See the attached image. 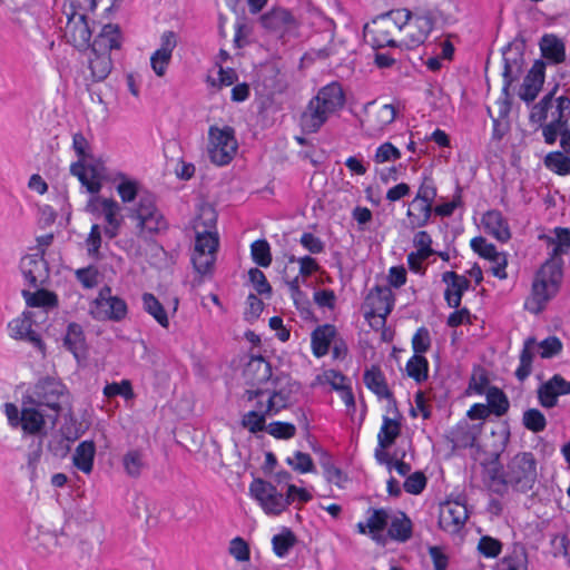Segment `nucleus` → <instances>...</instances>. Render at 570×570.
<instances>
[{
  "instance_id": "obj_62",
  "label": "nucleus",
  "mask_w": 570,
  "mask_h": 570,
  "mask_svg": "<svg viewBox=\"0 0 570 570\" xmlns=\"http://www.w3.org/2000/svg\"><path fill=\"white\" fill-rule=\"evenodd\" d=\"M266 432L276 439H292L296 433V428L287 422H272L267 425Z\"/></svg>"
},
{
  "instance_id": "obj_7",
  "label": "nucleus",
  "mask_w": 570,
  "mask_h": 570,
  "mask_svg": "<svg viewBox=\"0 0 570 570\" xmlns=\"http://www.w3.org/2000/svg\"><path fill=\"white\" fill-rule=\"evenodd\" d=\"M128 217L136 220L139 237L149 236L167 230L168 222L157 207L156 197L150 193H142L136 206L128 208Z\"/></svg>"
},
{
  "instance_id": "obj_17",
  "label": "nucleus",
  "mask_w": 570,
  "mask_h": 570,
  "mask_svg": "<svg viewBox=\"0 0 570 570\" xmlns=\"http://www.w3.org/2000/svg\"><path fill=\"white\" fill-rule=\"evenodd\" d=\"M468 518V508L459 500H448L440 505L439 527L445 532L458 533Z\"/></svg>"
},
{
  "instance_id": "obj_48",
  "label": "nucleus",
  "mask_w": 570,
  "mask_h": 570,
  "mask_svg": "<svg viewBox=\"0 0 570 570\" xmlns=\"http://www.w3.org/2000/svg\"><path fill=\"white\" fill-rule=\"evenodd\" d=\"M22 295L31 307H55L58 303L57 295L47 289L36 292L23 289Z\"/></svg>"
},
{
  "instance_id": "obj_61",
  "label": "nucleus",
  "mask_w": 570,
  "mask_h": 570,
  "mask_svg": "<svg viewBox=\"0 0 570 570\" xmlns=\"http://www.w3.org/2000/svg\"><path fill=\"white\" fill-rule=\"evenodd\" d=\"M478 550L487 558H495L502 551V543L498 539L483 535L479 541Z\"/></svg>"
},
{
  "instance_id": "obj_37",
  "label": "nucleus",
  "mask_w": 570,
  "mask_h": 570,
  "mask_svg": "<svg viewBox=\"0 0 570 570\" xmlns=\"http://www.w3.org/2000/svg\"><path fill=\"white\" fill-rule=\"evenodd\" d=\"M538 351V343L534 337H528L524 341L520 353V364L515 371V377L523 382L532 372V362Z\"/></svg>"
},
{
  "instance_id": "obj_36",
  "label": "nucleus",
  "mask_w": 570,
  "mask_h": 570,
  "mask_svg": "<svg viewBox=\"0 0 570 570\" xmlns=\"http://www.w3.org/2000/svg\"><path fill=\"white\" fill-rule=\"evenodd\" d=\"M96 445L94 441H82L78 444L72 456L73 465L89 474L94 468Z\"/></svg>"
},
{
  "instance_id": "obj_31",
  "label": "nucleus",
  "mask_w": 570,
  "mask_h": 570,
  "mask_svg": "<svg viewBox=\"0 0 570 570\" xmlns=\"http://www.w3.org/2000/svg\"><path fill=\"white\" fill-rule=\"evenodd\" d=\"M364 384L380 399H386L395 404V399L390 391L385 376L379 366H372L364 372Z\"/></svg>"
},
{
  "instance_id": "obj_57",
  "label": "nucleus",
  "mask_w": 570,
  "mask_h": 570,
  "mask_svg": "<svg viewBox=\"0 0 570 570\" xmlns=\"http://www.w3.org/2000/svg\"><path fill=\"white\" fill-rule=\"evenodd\" d=\"M104 394L107 397H114V396L120 395V396L125 397L126 400H131L135 397V393L132 391L131 383L128 380H122L120 383L114 382V383L107 384L104 387Z\"/></svg>"
},
{
  "instance_id": "obj_58",
  "label": "nucleus",
  "mask_w": 570,
  "mask_h": 570,
  "mask_svg": "<svg viewBox=\"0 0 570 570\" xmlns=\"http://www.w3.org/2000/svg\"><path fill=\"white\" fill-rule=\"evenodd\" d=\"M413 245L419 257H430L435 250L432 248V237L425 230L417 232L413 237Z\"/></svg>"
},
{
  "instance_id": "obj_55",
  "label": "nucleus",
  "mask_w": 570,
  "mask_h": 570,
  "mask_svg": "<svg viewBox=\"0 0 570 570\" xmlns=\"http://www.w3.org/2000/svg\"><path fill=\"white\" fill-rule=\"evenodd\" d=\"M116 190L125 204L134 202L141 195L139 194V183L125 176L121 177V181L116 186Z\"/></svg>"
},
{
  "instance_id": "obj_52",
  "label": "nucleus",
  "mask_w": 570,
  "mask_h": 570,
  "mask_svg": "<svg viewBox=\"0 0 570 570\" xmlns=\"http://www.w3.org/2000/svg\"><path fill=\"white\" fill-rule=\"evenodd\" d=\"M253 261L262 267H268L272 264L271 246L266 239L255 240L250 245Z\"/></svg>"
},
{
  "instance_id": "obj_30",
  "label": "nucleus",
  "mask_w": 570,
  "mask_h": 570,
  "mask_svg": "<svg viewBox=\"0 0 570 570\" xmlns=\"http://www.w3.org/2000/svg\"><path fill=\"white\" fill-rule=\"evenodd\" d=\"M161 45L150 58V65L154 71H164L171 58L173 50L177 45L176 35L173 31H166L161 36Z\"/></svg>"
},
{
  "instance_id": "obj_45",
  "label": "nucleus",
  "mask_w": 570,
  "mask_h": 570,
  "mask_svg": "<svg viewBox=\"0 0 570 570\" xmlns=\"http://www.w3.org/2000/svg\"><path fill=\"white\" fill-rule=\"evenodd\" d=\"M433 18L431 14L417 16L412 23H407L409 29L415 28V32L410 33V43L420 45L423 43L429 33L433 29Z\"/></svg>"
},
{
  "instance_id": "obj_16",
  "label": "nucleus",
  "mask_w": 570,
  "mask_h": 570,
  "mask_svg": "<svg viewBox=\"0 0 570 570\" xmlns=\"http://www.w3.org/2000/svg\"><path fill=\"white\" fill-rule=\"evenodd\" d=\"M390 519L389 510L370 508L366 521L358 522L356 528L358 533L370 535L375 543L384 547L387 543V535L384 534V530L387 528Z\"/></svg>"
},
{
  "instance_id": "obj_8",
  "label": "nucleus",
  "mask_w": 570,
  "mask_h": 570,
  "mask_svg": "<svg viewBox=\"0 0 570 570\" xmlns=\"http://www.w3.org/2000/svg\"><path fill=\"white\" fill-rule=\"evenodd\" d=\"M299 385L293 382L286 374L274 376L271 384L259 390H246L244 396L248 401L255 397H267V409L265 413H278L286 409L292 402V395L296 393Z\"/></svg>"
},
{
  "instance_id": "obj_20",
  "label": "nucleus",
  "mask_w": 570,
  "mask_h": 570,
  "mask_svg": "<svg viewBox=\"0 0 570 570\" xmlns=\"http://www.w3.org/2000/svg\"><path fill=\"white\" fill-rule=\"evenodd\" d=\"M65 36L76 48H88L90 46L91 30L86 14L72 12L68 17Z\"/></svg>"
},
{
  "instance_id": "obj_24",
  "label": "nucleus",
  "mask_w": 570,
  "mask_h": 570,
  "mask_svg": "<svg viewBox=\"0 0 570 570\" xmlns=\"http://www.w3.org/2000/svg\"><path fill=\"white\" fill-rule=\"evenodd\" d=\"M10 336L14 340L27 341L40 352H45V344L40 335L32 330V320L22 314L8 324Z\"/></svg>"
},
{
  "instance_id": "obj_27",
  "label": "nucleus",
  "mask_w": 570,
  "mask_h": 570,
  "mask_svg": "<svg viewBox=\"0 0 570 570\" xmlns=\"http://www.w3.org/2000/svg\"><path fill=\"white\" fill-rule=\"evenodd\" d=\"M556 102V107L559 110V118L552 119L542 128V136L544 138V142L548 145H553L557 141L560 128L568 127V121L570 117V98L566 96H560L559 98H557Z\"/></svg>"
},
{
  "instance_id": "obj_49",
  "label": "nucleus",
  "mask_w": 570,
  "mask_h": 570,
  "mask_svg": "<svg viewBox=\"0 0 570 570\" xmlns=\"http://www.w3.org/2000/svg\"><path fill=\"white\" fill-rule=\"evenodd\" d=\"M570 154L564 151L549 153L544 158V165L548 169L560 176L570 175Z\"/></svg>"
},
{
  "instance_id": "obj_22",
  "label": "nucleus",
  "mask_w": 570,
  "mask_h": 570,
  "mask_svg": "<svg viewBox=\"0 0 570 570\" xmlns=\"http://www.w3.org/2000/svg\"><path fill=\"white\" fill-rule=\"evenodd\" d=\"M442 282L446 285L444 299L452 308H459L463 294L470 288V281L453 271L442 274Z\"/></svg>"
},
{
  "instance_id": "obj_4",
  "label": "nucleus",
  "mask_w": 570,
  "mask_h": 570,
  "mask_svg": "<svg viewBox=\"0 0 570 570\" xmlns=\"http://www.w3.org/2000/svg\"><path fill=\"white\" fill-rule=\"evenodd\" d=\"M344 92L337 82H332L320 89L301 116L303 131L309 134L318 131L330 116L344 106Z\"/></svg>"
},
{
  "instance_id": "obj_2",
  "label": "nucleus",
  "mask_w": 570,
  "mask_h": 570,
  "mask_svg": "<svg viewBox=\"0 0 570 570\" xmlns=\"http://www.w3.org/2000/svg\"><path fill=\"white\" fill-rule=\"evenodd\" d=\"M217 214L210 206L200 208L194 220L195 247L191 255L194 268L202 276L212 275L216 262L219 237L216 232Z\"/></svg>"
},
{
  "instance_id": "obj_53",
  "label": "nucleus",
  "mask_w": 570,
  "mask_h": 570,
  "mask_svg": "<svg viewBox=\"0 0 570 570\" xmlns=\"http://www.w3.org/2000/svg\"><path fill=\"white\" fill-rule=\"evenodd\" d=\"M240 424L248 432L256 434L266 431V416L259 411H249L243 415Z\"/></svg>"
},
{
  "instance_id": "obj_34",
  "label": "nucleus",
  "mask_w": 570,
  "mask_h": 570,
  "mask_svg": "<svg viewBox=\"0 0 570 570\" xmlns=\"http://www.w3.org/2000/svg\"><path fill=\"white\" fill-rule=\"evenodd\" d=\"M563 395L559 374L542 383L538 389V400L541 406L552 409L558 404V396Z\"/></svg>"
},
{
  "instance_id": "obj_44",
  "label": "nucleus",
  "mask_w": 570,
  "mask_h": 570,
  "mask_svg": "<svg viewBox=\"0 0 570 570\" xmlns=\"http://www.w3.org/2000/svg\"><path fill=\"white\" fill-rule=\"evenodd\" d=\"M401 434V423L389 416H383V424L377 435L379 445L389 449Z\"/></svg>"
},
{
  "instance_id": "obj_33",
  "label": "nucleus",
  "mask_w": 570,
  "mask_h": 570,
  "mask_svg": "<svg viewBox=\"0 0 570 570\" xmlns=\"http://www.w3.org/2000/svg\"><path fill=\"white\" fill-rule=\"evenodd\" d=\"M335 335L336 328L334 325L325 324L317 326L312 332V350L314 355L317 357L326 355Z\"/></svg>"
},
{
  "instance_id": "obj_50",
  "label": "nucleus",
  "mask_w": 570,
  "mask_h": 570,
  "mask_svg": "<svg viewBox=\"0 0 570 570\" xmlns=\"http://www.w3.org/2000/svg\"><path fill=\"white\" fill-rule=\"evenodd\" d=\"M556 90L557 87L547 94L538 104L533 105L529 117L531 122L539 124L542 127L546 125L544 122L548 118V111L552 108L553 105V96Z\"/></svg>"
},
{
  "instance_id": "obj_42",
  "label": "nucleus",
  "mask_w": 570,
  "mask_h": 570,
  "mask_svg": "<svg viewBox=\"0 0 570 570\" xmlns=\"http://www.w3.org/2000/svg\"><path fill=\"white\" fill-rule=\"evenodd\" d=\"M546 73H527L520 85L518 96L525 102H532L539 95L544 83Z\"/></svg>"
},
{
  "instance_id": "obj_5",
  "label": "nucleus",
  "mask_w": 570,
  "mask_h": 570,
  "mask_svg": "<svg viewBox=\"0 0 570 570\" xmlns=\"http://www.w3.org/2000/svg\"><path fill=\"white\" fill-rule=\"evenodd\" d=\"M562 266V258H548L537 272L532 283L531 298L525 304L531 312L540 313L558 293L563 275Z\"/></svg>"
},
{
  "instance_id": "obj_59",
  "label": "nucleus",
  "mask_w": 570,
  "mask_h": 570,
  "mask_svg": "<svg viewBox=\"0 0 570 570\" xmlns=\"http://www.w3.org/2000/svg\"><path fill=\"white\" fill-rule=\"evenodd\" d=\"M287 464L299 473H307L314 470V462L309 454L297 451L293 458H287Z\"/></svg>"
},
{
  "instance_id": "obj_56",
  "label": "nucleus",
  "mask_w": 570,
  "mask_h": 570,
  "mask_svg": "<svg viewBox=\"0 0 570 570\" xmlns=\"http://www.w3.org/2000/svg\"><path fill=\"white\" fill-rule=\"evenodd\" d=\"M436 194H438V189H436L433 178H431L429 176H424L422 178V181L419 186V189H417V193H416V196L414 197V199L433 206Z\"/></svg>"
},
{
  "instance_id": "obj_28",
  "label": "nucleus",
  "mask_w": 570,
  "mask_h": 570,
  "mask_svg": "<svg viewBox=\"0 0 570 570\" xmlns=\"http://www.w3.org/2000/svg\"><path fill=\"white\" fill-rule=\"evenodd\" d=\"M542 59L546 63H561L566 59L564 42L556 35H544L539 42Z\"/></svg>"
},
{
  "instance_id": "obj_15",
  "label": "nucleus",
  "mask_w": 570,
  "mask_h": 570,
  "mask_svg": "<svg viewBox=\"0 0 570 570\" xmlns=\"http://www.w3.org/2000/svg\"><path fill=\"white\" fill-rule=\"evenodd\" d=\"M394 294L387 286L373 287L365 297V317H380L384 323L394 306Z\"/></svg>"
},
{
  "instance_id": "obj_1",
  "label": "nucleus",
  "mask_w": 570,
  "mask_h": 570,
  "mask_svg": "<svg viewBox=\"0 0 570 570\" xmlns=\"http://www.w3.org/2000/svg\"><path fill=\"white\" fill-rule=\"evenodd\" d=\"M488 474V488L493 493L502 497L509 489L525 493L538 481V461L530 451L518 452L502 468H492Z\"/></svg>"
},
{
  "instance_id": "obj_47",
  "label": "nucleus",
  "mask_w": 570,
  "mask_h": 570,
  "mask_svg": "<svg viewBox=\"0 0 570 570\" xmlns=\"http://www.w3.org/2000/svg\"><path fill=\"white\" fill-rule=\"evenodd\" d=\"M406 373L416 383H422L429 376V362L425 356L414 354L406 363Z\"/></svg>"
},
{
  "instance_id": "obj_43",
  "label": "nucleus",
  "mask_w": 570,
  "mask_h": 570,
  "mask_svg": "<svg viewBox=\"0 0 570 570\" xmlns=\"http://www.w3.org/2000/svg\"><path fill=\"white\" fill-rule=\"evenodd\" d=\"M142 307L146 313L155 318V321L164 328L169 327V318L166 309L158 298L151 293L142 294Z\"/></svg>"
},
{
  "instance_id": "obj_60",
  "label": "nucleus",
  "mask_w": 570,
  "mask_h": 570,
  "mask_svg": "<svg viewBox=\"0 0 570 570\" xmlns=\"http://www.w3.org/2000/svg\"><path fill=\"white\" fill-rule=\"evenodd\" d=\"M431 343L432 341L429 330L424 326L420 327L412 338L414 354L422 355L423 353H426L431 348Z\"/></svg>"
},
{
  "instance_id": "obj_41",
  "label": "nucleus",
  "mask_w": 570,
  "mask_h": 570,
  "mask_svg": "<svg viewBox=\"0 0 570 570\" xmlns=\"http://www.w3.org/2000/svg\"><path fill=\"white\" fill-rule=\"evenodd\" d=\"M63 345L69 350L76 358L82 356L86 352V338L82 327L77 323L68 325L67 333L63 338Z\"/></svg>"
},
{
  "instance_id": "obj_18",
  "label": "nucleus",
  "mask_w": 570,
  "mask_h": 570,
  "mask_svg": "<svg viewBox=\"0 0 570 570\" xmlns=\"http://www.w3.org/2000/svg\"><path fill=\"white\" fill-rule=\"evenodd\" d=\"M371 106L372 108L366 110V118L362 124L367 134L375 137L381 135L384 129L394 121L396 109L391 104L374 106V102H372Z\"/></svg>"
},
{
  "instance_id": "obj_10",
  "label": "nucleus",
  "mask_w": 570,
  "mask_h": 570,
  "mask_svg": "<svg viewBox=\"0 0 570 570\" xmlns=\"http://www.w3.org/2000/svg\"><path fill=\"white\" fill-rule=\"evenodd\" d=\"M90 47L94 56L89 58L91 71H110L112 66L109 52L120 48L118 26H104Z\"/></svg>"
},
{
  "instance_id": "obj_29",
  "label": "nucleus",
  "mask_w": 570,
  "mask_h": 570,
  "mask_svg": "<svg viewBox=\"0 0 570 570\" xmlns=\"http://www.w3.org/2000/svg\"><path fill=\"white\" fill-rule=\"evenodd\" d=\"M88 208L91 213H99L104 215L108 225L121 224L120 205L112 198H104L94 196L89 203Z\"/></svg>"
},
{
  "instance_id": "obj_3",
  "label": "nucleus",
  "mask_w": 570,
  "mask_h": 570,
  "mask_svg": "<svg viewBox=\"0 0 570 570\" xmlns=\"http://www.w3.org/2000/svg\"><path fill=\"white\" fill-rule=\"evenodd\" d=\"M411 18L412 13L407 9H395L379 14L364 26V38L376 49L407 45L405 39H399V36Z\"/></svg>"
},
{
  "instance_id": "obj_38",
  "label": "nucleus",
  "mask_w": 570,
  "mask_h": 570,
  "mask_svg": "<svg viewBox=\"0 0 570 570\" xmlns=\"http://www.w3.org/2000/svg\"><path fill=\"white\" fill-rule=\"evenodd\" d=\"M554 236L543 235L540 236L544 239L549 247H552L549 258H561V255L570 252V230L563 227H557L554 229Z\"/></svg>"
},
{
  "instance_id": "obj_23",
  "label": "nucleus",
  "mask_w": 570,
  "mask_h": 570,
  "mask_svg": "<svg viewBox=\"0 0 570 570\" xmlns=\"http://www.w3.org/2000/svg\"><path fill=\"white\" fill-rule=\"evenodd\" d=\"M261 23L266 30L279 33L281 36L293 31L297 27L294 16L283 8H276L263 14Z\"/></svg>"
},
{
  "instance_id": "obj_32",
  "label": "nucleus",
  "mask_w": 570,
  "mask_h": 570,
  "mask_svg": "<svg viewBox=\"0 0 570 570\" xmlns=\"http://www.w3.org/2000/svg\"><path fill=\"white\" fill-rule=\"evenodd\" d=\"M387 527V533L385 534L387 535V540L391 539L397 542H406L412 537L413 524L411 519L404 512L391 515Z\"/></svg>"
},
{
  "instance_id": "obj_6",
  "label": "nucleus",
  "mask_w": 570,
  "mask_h": 570,
  "mask_svg": "<svg viewBox=\"0 0 570 570\" xmlns=\"http://www.w3.org/2000/svg\"><path fill=\"white\" fill-rule=\"evenodd\" d=\"M26 397L29 404L45 412L48 410L47 420L55 425L60 416L62 404L68 400V390L60 381L47 377L40 380Z\"/></svg>"
},
{
  "instance_id": "obj_21",
  "label": "nucleus",
  "mask_w": 570,
  "mask_h": 570,
  "mask_svg": "<svg viewBox=\"0 0 570 570\" xmlns=\"http://www.w3.org/2000/svg\"><path fill=\"white\" fill-rule=\"evenodd\" d=\"M46 419L47 413L40 407L29 404L27 397L23 396L19 425L22 431L29 435H45Z\"/></svg>"
},
{
  "instance_id": "obj_13",
  "label": "nucleus",
  "mask_w": 570,
  "mask_h": 570,
  "mask_svg": "<svg viewBox=\"0 0 570 570\" xmlns=\"http://www.w3.org/2000/svg\"><path fill=\"white\" fill-rule=\"evenodd\" d=\"M504 71H524L532 62L528 71H544L546 62L532 58L531 52L525 51V42L522 39H514L502 52Z\"/></svg>"
},
{
  "instance_id": "obj_63",
  "label": "nucleus",
  "mask_w": 570,
  "mask_h": 570,
  "mask_svg": "<svg viewBox=\"0 0 570 570\" xmlns=\"http://www.w3.org/2000/svg\"><path fill=\"white\" fill-rule=\"evenodd\" d=\"M471 248L481 257L487 258L489 261L500 253L497 250L495 246L492 243H489L482 236L474 237L471 240Z\"/></svg>"
},
{
  "instance_id": "obj_14",
  "label": "nucleus",
  "mask_w": 570,
  "mask_h": 570,
  "mask_svg": "<svg viewBox=\"0 0 570 570\" xmlns=\"http://www.w3.org/2000/svg\"><path fill=\"white\" fill-rule=\"evenodd\" d=\"M70 173L78 177L90 194H98L102 187L101 180L106 176V168L101 161L94 160L90 155V158L73 163L70 166Z\"/></svg>"
},
{
  "instance_id": "obj_12",
  "label": "nucleus",
  "mask_w": 570,
  "mask_h": 570,
  "mask_svg": "<svg viewBox=\"0 0 570 570\" xmlns=\"http://www.w3.org/2000/svg\"><path fill=\"white\" fill-rule=\"evenodd\" d=\"M249 492L268 515H279L288 507L286 494L278 492L275 485L263 479H254Z\"/></svg>"
},
{
  "instance_id": "obj_25",
  "label": "nucleus",
  "mask_w": 570,
  "mask_h": 570,
  "mask_svg": "<svg viewBox=\"0 0 570 570\" xmlns=\"http://www.w3.org/2000/svg\"><path fill=\"white\" fill-rule=\"evenodd\" d=\"M21 273L29 287L38 288L47 278V263L36 255H27L20 262Z\"/></svg>"
},
{
  "instance_id": "obj_19",
  "label": "nucleus",
  "mask_w": 570,
  "mask_h": 570,
  "mask_svg": "<svg viewBox=\"0 0 570 570\" xmlns=\"http://www.w3.org/2000/svg\"><path fill=\"white\" fill-rule=\"evenodd\" d=\"M246 383L250 390L268 386L274 379L271 364L262 356L252 357L244 368Z\"/></svg>"
},
{
  "instance_id": "obj_46",
  "label": "nucleus",
  "mask_w": 570,
  "mask_h": 570,
  "mask_svg": "<svg viewBox=\"0 0 570 570\" xmlns=\"http://www.w3.org/2000/svg\"><path fill=\"white\" fill-rule=\"evenodd\" d=\"M487 401V406L489 407L490 412L494 413L497 416L504 415L510 407L507 395L497 386H490L488 389Z\"/></svg>"
},
{
  "instance_id": "obj_11",
  "label": "nucleus",
  "mask_w": 570,
  "mask_h": 570,
  "mask_svg": "<svg viewBox=\"0 0 570 570\" xmlns=\"http://www.w3.org/2000/svg\"><path fill=\"white\" fill-rule=\"evenodd\" d=\"M90 314L97 321L121 322L128 314L125 299L114 296L109 286H104L90 304Z\"/></svg>"
},
{
  "instance_id": "obj_9",
  "label": "nucleus",
  "mask_w": 570,
  "mask_h": 570,
  "mask_svg": "<svg viewBox=\"0 0 570 570\" xmlns=\"http://www.w3.org/2000/svg\"><path fill=\"white\" fill-rule=\"evenodd\" d=\"M238 142L234 128L210 126L208 130L207 154L210 161L217 166L228 165L235 157Z\"/></svg>"
},
{
  "instance_id": "obj_35",
  "label": "nucleus",
  "mask_w": 570,
  "mask_h": 570,
  "mask_svg": "<svg viewBox=\"0 0 570 570\" xmlns=\"http://www.w3.org/2000/svg\"><path fill=\"white\" fill-rule=\"evenodd\" d=\"M433 213V206L413 199L410 203L406 216L409 220V227L414 230L426 226L431 219Z\"/></svg>"
},
{
  "instance_id": "obj_26",
  "label": "nucleus",
  "mask_w": 570,
  "mask_h": 570,
  "mask_svg": "<svg viewBox=\"0 0 570 570\" xmlns=\"http://www.w3.org/2000/svg\"><path fill=\"white\" fill-rule=\"evenodd\" d=\"M483 424H470L468 421L459 422L451 431L449 440L453 449H466L474 446L482 433Z\"/></svg>"
},
{
  "instance_id": "obj_40",
  "label": "nucleus",
  "mask_w": 570,
  "mask_h": 570,
  "mask_svg": "<svg viewBox=\"0 0 570 570\" xmlns=\"http://www.w3.org/2000/svg\"><path fill=\"white\" fill-rule=\"evenodd\" d=\"M122 466L128 476L137 479L148 466L146 454L141 449H131L122 456Z\"/></svg>"
},
{
  "instance_id": "obj_54",
  "label": "nucleus",
  "mask_w": 570,
  "mask_h": 570,
  "mask_svg": "<svg viewBox=\"0 0 570 570\" xmlns=\"http://www.w3.org/2000/svg\"><path fill=\"white\" fill-rule=\"evenodd\" d=\"M273 549L276 556L285 557L296 543V537L291 530H285L273 537Z\"/></svg>"
},
{
  "instance_id": "obj_39",
  "label": "nucleus",
  "mask_w": 570,
  "mask_h": 570,
  "mask_svg": "<svg viewBox=\"0 0 570 570\" xmlns=\"http://www.w3.org/2000/svg\"><path fill=\"white\" fill-rule=\"evenodd\" d=\"M482 223L492 235L498 239L505 242L510 238L511 234L508 227V223L503 218L501 212L489 210L482 217Z\"/></svg>"
},
{
  "instance_id": "obj_51",
  "label": "nucleus",
  "mask_w": 570,
  "mask_h": 570,
  "mask_svg": "<svg viewBox=\"0 0 570 570\" xmlns=\"http://www.w3.org/2000/svg\"><path fill=\"white\" fill-rule=\"evenodd\" d=\"M522 424L527 430L540 433L547 428V419L540 410L528 409L523 412Z\"/></svg>"
},
{
  "instance_id": "obj_64",
  "label": "nucleus",
  "mask_w": 570,
  "mask_h": 570,
  "mask_svg": "<svg viewBox=\"0 0 570 570\" xmlns=\"http://www.w3.org/2000/svg\"><path fill=\"white\" fill-rule=\"evenodd\" d=\"M507 564L505 570H527L528 557L524 549L514 550L508 558L504 559Z\"/></svg>"
}]
</instances>
